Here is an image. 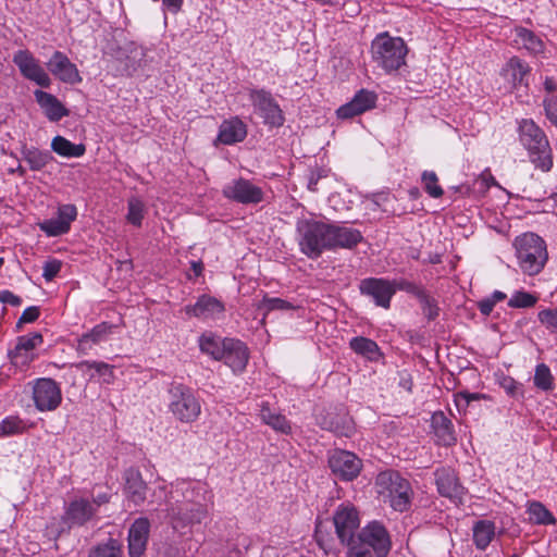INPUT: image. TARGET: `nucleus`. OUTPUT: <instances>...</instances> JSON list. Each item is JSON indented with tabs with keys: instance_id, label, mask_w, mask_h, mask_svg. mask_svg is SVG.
I'll list each match as a JSON object with an SVG mask.
<instances>
[{
	"instance_id": "f257e3e1",
	"label": "nucleus",
	"mask_w": 557,
	"mask_h": 557,
	"mask_svg": "<svg viewBox=\"0 0 557 557\" xmlns=\"http://www.w3.org/2000/svg\"><path fill=\"white\" fill-rule=\"evenodd\" d=\"M407 53L404 39L392 37L387 32L376 35L371 42L372 61L387 74L405 65Z\"/></svg>"
},
{
	"instance_id": "f03ea898",
	"label": "nucleus",
	"mask_w": 557,
	"mask_h": 557,
	"mask_svg": "<svg viewBox=\"0 0 557 557\" xmlns=\"http://www.w3.org/2000/svg\"><path fill=\"white\" fill-rule=\"evenodd\" d=\"M519 138L534 166L548 172L553 166V154L543 129L532 120H522L519 124Z\"/></svg>"
},
{
	"instance_id": "7ed1b4c3",
	"label": "nucleus",
	"mask_w": 557,
	"mask_h": 557,
	"mask_svg": "<svg viewBox=\"0 0 557 557\" xmlns=\"http://www.w3.org/2000/svg\"><path fill=\"white\" fill-rule=\"evenodd\" d=\"M377 494L388 502L396 511H406L411 503V487L408 480L394 470L382 471L375 479Z\"/></svg>"
},
{
	"instance_id": "20e7f679",
	"label": "nucleus",
	"mask_w": 557,
	"mask_h": 557,
	"mask_svg": "<svg viewBox=\"0 0 557 557\" xmlns=\"http://www.w3.org/2000/svg\"><path fill=\"white\" fill-rule=\"evenodd\" d=\"M330 224L313 219L299 220L296 224L300 251L310 259H318L330 247Z\"/></svg>"
},
{
	"instance_id": "39448f33",
	"label": "nucleus",
	"mask_w": 557,
	"mask_h": 557,
	"mask_svg": "<svg viewBox=\"0 0 557 557\" xmlns=\"http://www.w3.org/2000/svg\"><path fill=\"white\" fill-rule=\"evenodd\" d=\"M516 256L521 270L528 275L539 274L548 253L545 242L534 233H524L515 240Z\"/></svg>"
},
{
	"instance_id": "423d86ee",
	"label": "nucleus",
	"mask_w": 557,
	"mask_h": 557,
	"mask_svg": "<svg viewBox=\"0 0 557 557\" xmlns=\"http://www.w3.org/2000/svg\"><path fill=\"white\" fill-rule=\"evenodd\" d=\"M169 412L182 423L195 422L201 413V404L195 392L182 383H171L168 389Z\"/></svg>"
},
{
	"instance_id": "0eeeda50",
	"label": "nucleus",
	"mask_w": 557,
	"mask_h": 557,
	"mask_svg": "<svg viewBox=\"0 0 557 557\" xmlns=\"http://www.w3.org/2000/svg\"><path fill=\"white\" fill-rule=\"evenodd\" d=\"M249 100L255 112L263 120L265 125L281 127L284 124L283 111L269 90L251 88L249 89Z\"/></svg>"
},
{
	"instance_id": "6e6552de",
	"label": "nucleus",
	"mask_w": 557,
	"mask_h": 557,
	"mask_svg": "<svg viewBox=\"0 0 557 557\" xmlns=\"http://www.w3.org/2000/svg\"><path fill=\"white\" fill-rule=\"evenodd\" d=\"M355 541L379 557H386L392 547L387 530L377 521H372L362 528Z\"/></svg>"
},
{
	"instance_id": "1a4fd4ad",
	"label": "nucleus",
	"mask_w": 557,
	"mask_h": 557,
	"mask_svg": "<svg viewBox=\"0 0 557 557\" xmlns=\"http://www.w3.org/2000/svg\"><path fill=\"white\" fill-rule=\"evenodd\" d=\"M42 343L44 337L39 332L18 336L14 347L8 350V358L11 364L21 370L28 368L37 358L35 350L40 347Z\"/></svg>"
},
{
	"instance_id": "9d476101",
	"label": "nucleus",
	"mask_w": 557,
	"mask_h": 557,
	"mask_svg": "<svg viewBox=\"0 0 557 557\" xmlns=\"http://www.w3.org/2000/svg\"><path fill=\"white\" fill-rule=\"evenodd\" d=\"M33 400L38 411H53L62 401L59 384L50 377H40L33 385Z\"/></svg>"
},
{
	"instance_id": "9b49d317",
	"label": "nucleus",
	"mask_w": 557,
	"mask_h": 557,
	"mask_svg": "<svg viewBox=\"0 0 557 557\" xmlns=\"http://www.w3.org/2000/svg\"><path fill=\"white\" fill-rule=\"evenodd\" d=\"M333 525L343 545L355 541L360 531V518L357 509L352 506L341 505L333 515Z\"/></svg>"
},
{
	"instance_id": "f8f14e48",
	"label": "nucleus",
	"mask_w": 557,
	"mask_h": 557,
	"mask_svg": "<svg viewBox=\"0 0 557 557\" xmlns=\"http://www.w3.org/2000/svg\"><path fill=\"white\" fill-rule=\"evenodd\" d=\"M13 62L25 78L36 83L40 87H50V76L28 50L16 51L13 57Z\"/></svg>"
},
{
	"instance_id": "ddd939ff",
	"label": "nucleus",
	"mask_w": 557,
	"mask_h": 557,
	"mask_svg": "<svg viewBox=\"0 0 557 557\" xmlns=\"http://www.w3.org/2000/svg\"><path fill=\"white\" fill-rule=\"evenodd\" d=\"M329 466L337 479L352 481L359 475L362 461L354 453L335 450L329 458Z\"/></svg>"
},
{
	"instance_id": "4468645a",
	"label": "nucleus",
	"mask_w": 557,
	"mask_h": 557,
	"mask_svg": "<svg viewBox=\"0 0 557 557\" xmlns=\"http://www.w3.org/2000/svg\"><path fill=\"white\" fill-rule=\"evenodd\" d=\"M223 195L243 205H257L263 200V190L249 180L242 177L225 185Z\"/></svg>"
},
{
	"instance_id": "2eb2a0df",
	"label": "nucleus",
	"mask_w": 557,
	"mask_h": 557,
	"mask_svg": "<svg viewBox=\"0 0 557 557\" xmlns=\"http://www.w3.org/2000/svg\"><path fill=\"white\" fill-rule=\"evenodd\" d=\"M77 218V208L72 203L61 205L57 210V218L44 220L38 227L47 236L55 237L66 234L71 230V223Z\"/></svg>"
},
{
	"instance_id": "dca6fc26",
	"label": "nucleus",
	"mask_w": 557,
	"mask_h": 557,
	"mask_svg": "<svg viewBox=\"0 0 557 557\" xmlns=\"http://www.w3.org/2000/svg\"><path fill=\"white\" fill-rule=\"evenodd\" d=\"M211 499L212 494L201 482L178 481L171 492V505H185Z\"/></svg>"
},
{
	"instance_id": "f3484780",
	"label": "nucleus",
	"mask_w": 557,
	"mask_h": 557,
	"mask_svg": "<svg viewBox=\"0 0 557 557\" xmlns=\"http://www.w3.org/2000/svg\"><path fill=\"white\" fill-rule=\"evenodd\" d=\"M359 290L361 295L370 297L374 304L384 309L391 307V300L394 296V288L391 281L385 278L368 277L360 282Z\"/></svg>"
},
{
	"instance_id": "a211bd4d",
	"label": "nucleus",
	"mask_w": 557,
	"mask_h": 557,
	"mask_svg": "<svg viewBox=\"0 0 557 557\" xmlns=\"http://www.w3.org/2000/svg\"><path fill=\"white\" fill-rule=\"evenodd\" d=\"M46 65L49 72L62 83L75 85L83 79L77 66L61 51H54Z\"/></svg>"
},
{
	"instance_id": "6ab92c4d",
	"label": "nucleus",
	"mask_w": 557,
	"mask_h": 557,
	"mask_svg": "<svg viewBox=\"0 0 557 557\" xmlns=\"http://www.w3.org/2000/svg\"><path fill=\"white\" fill-rule=\"evenodd\" d=\"M97 509L90 500L86 498H76L69 503L62 517L69 525H85L96 515Z\"/></svg>"
},
{
	"instance_id": "aec40b11",
	"label": "nucleus",
	"mask_w": 557,
	"mask_h": 557,
	"mask_svg": "<svg viewBox=\"0 0 557 557\" xmlns=\"http://www.w3.org/2000/svg\"><path fill=\"white\" fill-rule=\"evenodd\" d=\"M150 533V522L147 518L136 519L128 530L129 557H143L146 552Z\"/></svg>"
},
{
	"instance_id": "412c9836",
	"label": "nucleus",
	"mask_w": 557,
	"mask_h": 557,
	"mask_svg": "<svg viewBox=\"0 0 557 557\" xmlns=\"http://www.w3.org/2000/svg\"><path fill=\"white\" fill-rule=\"evenodd\" d=\"M183 310L189 318L208 320L220 317L225 307L219 299L209 295H201L194 305H187Z\"/></svg>"
},
{
	"instance_id": "4be33fe9",
	"label": "nucleus",
	"mask_w": 557,
	"mask_h": 557,
	"mask_svg": "<svg viewBox=\"0 0 557 557\" xmlns=\"http://www.w3.org/2000/svg\"><path fill=\"white\" fill-rule=\"evenodd\" d=\"M438 493L454 502L460 500L463 487L454 470L450 468L437 469L434 473Z\"/></svg>"
},
{
	"instance_id": "5701e85b",
	"label": "nucleus",
	"mask_w": 557,
	"mask_h": 557,
	"mask_svg": "<svg viewBox=\"0 0 557 557\" xmlns=\"http://www.w3.org/2000/svg\"><path fill=\"white\" fill-rule=\"evenodd\" d=\"M361 232L357 228L330 224V247L329 250L336 248L351 249L362 240Z\"/></svg>"
},
{
	"instance_id": "b1692460",
	"label": "nucleus",
	"mask_w": 557,
	"mask_h": 557,
	"mask_svg": "<svg viewBox=\"0 0 557 557\" xmlns=\"http://www.w3.org/2000/svg\"><path fill=\"white\" fill-rule=\"evenodd\" d=\"M226 349L223 359L234 372H242L248 362L249 354L247 346L239 339L226 338Z\"/></svg>"
},
{
	"instance_id": "393cba45",
	"label": "nucleus",
	"mask_w": 557,
	"mask_h": 557,
	"mask_svg": "<svg viewBox=\"0 0 557 557\" xmlns=\"http://www.w3.org/2000/svg\"><path fill=\"white\" fill-rule=\"evenodd\" d=\"M208 502L209 500H201L185 505H170V510L173 516L185 523H201L208 516Z\"/></svg>"
},
{
	"instance_id": "a878e982",
	"label": "nucleus",
	"mask_w": 557,
	"mask_h": 557,
	"mask_svg": "<svg viewBox=\"0 0 557 557\" xmlns=\"http://www.w3.org/2000/svg\"><path fill=\"white\" fill-rule=\"evenodd\" d=\"M34 96L49 121L58 122L69 115V110L52 94L37 89L34 91Z\"/></svg>"
},
{
	"instance_id": "bb28decb",
	"label": "nucleus",
	"mask_w": 557,
	"mask_h": 557,
	"mask_svg": "<svg viewBox=\"0 0 557 557\" xmlns=\"http://www.w3.org/2000/svg\"><path fill=\"white\" fill-rule=\"evenodd\" d=\"M247 136V125L237 116L222 122L219 128L218 140L223 145H234L243 141Z\"/></svg>"
},
{
	"instance_id": "cd10ccee",
	"label": "nucleus",
	"mask_w": 557,
	"mask_h": 557,
	"mask_svg": "<svg viewBox=\"0 0 557 557\" xmlns=\"http://www.w3.org/2000/svg\"><path fill=\"white\" fill-rule=\"evenodd\" d=\"M125 492L135 505L146 499L147 484L137 469L129 468L124 472Z\"/></svg>"
},
{
	"instance_id": "c85d7f7f",
	"label": "nucleus",
	"mask_w": 557,
	"mask_h": 557,
	"mask_svg": "<svg viewBox=\"0 0 557 557\" xmlns=\"http://www.w3.org/2000/svg\"><path fill=\"white\" fill-rule=\"evenodd\" d=\"M113 325L108 322H101L95 325L90 332L83 334L78 339L77 350L86 354L91 349L92 345L98 344L107 338L112 333Z\"/></svg>"
},
{
	"instance_id": "c756f323",
	"label": "nucleus",
	"mask_w": 557,
	"mask_h": 557,
	"mask_svg": "<svg viewBox=\"0 0 557 557\" xmlns=\"http://www.w3.org/2000/svg\"><path fill=\"white\" fill-rule=\"evenodd\" d=\"M529 65L521 59L513 57L508 60L503 67V75L509 79L513 86H528Z\"/></svg>"
},
{
	"instance_id": "7c9ffc66",
	"label": "nucleus",
	"mask_w": 557,
	"mask_h": 557,
	"mask_svg": "<svg viewBox=\"0 0 557 557\" xmlns=\"http://www.w3.org/2000/svg\"><path fill=\"white\" fill-rule=\"evenodd\" d=\"M260 418L264 424L271 426L276 432L283 434L292 432L290 423L286 417L273 410L267 401L260 405Z\"/></svg>"
},
{
	"instance_id": "2f4dec72",
	"label": "nucleus",
	"mask_w": 557,
	"mask_h": 557,
	"mask_svg": "<svg viewBox=\"0 0 557 557\" xmlns=\"http://www.w3.org/2000/svg\"><path fill=\"white\" fill-rule=\"evenodd\" d=\"M432 426L440 444L449 446L456 442L453 423L443 412L432 416Z\"/></svg>"
},
{
	"instance_id": "473e14b6",
	"label": "nucleus",
	"mask_w": 557,
	"mask_h": 557,
	"mask_svg": "<svg viewBox=\"0 0 557 557\" xmlns=\"http://www.w3.org/2000/svg\"><path fill=\"white\" fill-rule=\"evenodd\" d=\"M226 338L207 332L199 337V347L203 354L211 356L214 360H222L225 356Z\"/></svg>"
},
{
	"instance_id": "72a5a7b5",
	"label": "nucleus",
	"mask_w": 557,
	"mask_h": 557,
	"mask_svg": "<svg viewBox=\"0 0 557 557\" xmlns=\"http://www.w3.org/2000/svg\"><path fill=\"white\" fill-rule=\"evenodd\" d=\"M472 532L475 547L484 550L494 540L496 527L491 520H478L473 524Z\"/></svg>"
},
{
	"instance_id": "f704fd0d",
	"label": "nucleus",
	"mask_w": 557,
	"mask_h": 557,
	"mask_svg": "<svg viewBox=\"0 0 557 557\" xmlns=\"http://www.w3.org/2000/svg\"><path fill=\"white\" fill-rule=\"evenodd\" d=\"M349 346L356 354L367 358L370 361H377L381 357L377 344L368 337H354L350 339Z\"/></svg>"
},
{
	"instance_id": "c9c22d12",
	"label": "nucleus",
	"mask_w": 557,
	"mask_h": 557,
	"mask_svg": "<svg viewBox=\"0 0 557 557\" xmlns=\"http://www.w3.org/2000/svg\"><path fill=\"white\" fill-rule=\"evenodd\" d=\"M51 149L61 157L79 158L84 156L86 147L83 144H73L63 136H55L51 141Z\"/></svg>"
},
{
	"instance_id": "e433bc0d",
	"label": "nucleus",
	"mask_w": 557,
	"mask_h": 557,
	"mask_svg": "<svg viewBox=\"0 0 557 557\" xmlns=\"http://www.w3.org/2000/svg\"><path fill=\"white\" fill-rule=\"evenodd\" d=\"M515 42L520 47L527 49L531 53L537 54L543 51L544 44L542 39L532 30L524 27H517L515 29Z\"/></svg>"
},
{
	"instance_id": "4c0bfd02",
	"label": "nucleus",
	"mask_w": 557,
	"mask_h": 557,
	"mask_svg": "<svg viewBox=\"0 0 557 557\" xmlns=\"http://www.w3.org/2000/svg\"><path fill=\"white\" fill-rule=\"evenodd\" d=\"M147 212V206L140 197L131 196L127 199V213L125 215L127 223L135 227H140Z\"/></svg>"
},
{
	"instance_id": "58836bf2",
	"label": "nucleus",
	"mask_w": 557,
	"mask_h": 557,
	"mask_svg": "<svg viewBox=\"0 0 557 557\" xmlns=\"http://www.w3.org/2000/svg\"><path fill=\"white\" fill-rule=\"evenodd\" d=\"M22 154L32 171L42 170L53 159L49 151H42L34 147L24 149Z\"/></svg>"
},
{
	"instance_id": "ea45409f",
	"label": "nucleus",
	"mask_w": 557,
	"mask_h": 557,
	"mask_svg": "<svg viewBox=\"0 0 557 557\" xmlns=\"http://www.w3.org/2000/svg\"><path fill=\"white\" fill-rule=\"evenodd\" d=\"M28 429L26 422L17 416H8L0 422V437L23 434Z\"/></svg>"
},
{
	"instance_id": "a19ab883",
	"label": "nucleus",
	"mask_w": 557,
	"mask_h": 557,
	"mask_svg": "<svg viewBox=\"0 0 557 557\" xmlns=\"http://www.w3.org/2000/svg\"><path fill=\"white\" fill-rule=\"evenodd\" d=\"M314 539L321 549L325 554L330 553L334 548V539L330 532L329 521H317Z\"/></svg>"
},
{
	"instance_id": "79ce46f5",
	"label": "nucleus",
	"mask_w": 557,
	"mask_h": 557,
	"mask_svg": "<svg viewBox=\"0 0 557 557\" xmlns=\"http://www.w3.org/2000/svg\"><path fill=\"white\" fill-rule=\"evenodd\" d=\"M533 383L536 388L548 392L554 389L555 380L550 372V369L545 363H540L535 368Z\"/></svg>"
},
{
	"instance_id": "37998d69",
	"label": "nucleus",
	"mask_w": 557,
	"mask_h": 557,
	"mask_svg": "<svg viewBox=\"0 0 557 557\" xmlns=\"http://www.w3.org/2000/svg\"><path fill=\"white\" fill-rule=\"evenodd\" d=\"M88 557H122V545L117 540L109 539L91 548Z\"/></svg>"
},
{
	"instance_id": "c03bdc74",
	"label": "nucleus",
	"mask_w": 557,
	"mask_h": 557,
	"mask_svg": "<svg viewBox=\"0 0 557 557\" xmlns=\"http://www.w3.org/2000/svg\"><path fill=\"white\" fill-rule=\"evenodd\" d=\"M420 304L423 315L429 321H434L440 315V307L435 298L423 288L416 297Z\"/></svg>"
},
{
	"instance_id": "a18cd8bd",
	"label": "nucleus",
	"mask_w": 557,
	"mask_h": 557,
	"mask_svg": "<svg viewBox=\"0 0 557 557\" xmlns=\"http://www.w3.org/2000/svg\"><path fill=\"white\" fill-rule=\"evenodd\" d=\"M530 520L536 524H555L556 519L552 512L541 503L533 502L529 506Z\"/></svg>"
},
{
	"instance_id": "49530a36",
	"label": "nucleus",
	"mask_w": 557,
	"mask_h": 557,
	"mask_svg": "<svg viewBox=\"0 0 557 557\" xmlns=\"http://www.w3.org/2000/svg\"><path fill=\"white\" fill-rule=\"evenodd\" d=\"M421 181L423 183L424 190L432 197V198H440L443 196L444 190L443 188L437 184L438 178L434 171H424L421 175Z\"/></svg>"
},
{
	"instance_id": "de8ad7c7",
	"label": "nucleus",
	"mask_w": 557,
	"mask_h": 557,
	"mask_svg": "<svg viewBox=\"0 0 557 557\" xmlns=\"http://www.w3.org/2000/svg\"><path fill=\"white\" fill-rule=\"evenodd\" d=\"M258 308L269 312L273 310L288 311L294 310L296 307L285 299L264 296Z\"/></svg>"
},
{
	"instance_id": "09e8293b",
	"label": "nucleus",
	"mask_w": 557,
	"mask_h": 557,
	"mask_svg": "<svg viewBox=\"0 0 557 557\" xmlns=\"http://www.w3.org/2000/svg\"><path fill=\"white\" fill-rule=\"evenodd\" d=\"M376 99L377 97L373 91L361 89L354 96L351 100L359 108V111L363 113L375 107Z\"/></svg>"
},
{
	"instance_id": "8fccbe9b",
	"label": "nucleus",
	"mask_w": 557,
	"mask_h": 557,
	"mask_svg": "<svg viewBox=\"0 0 557 557\" xmlns=\"http://www.w3.org/2000/svg\"><path fill=\"white\" fill-rule=\"evenodd\" d=\"M537 301V297L524 290L516 292L508 301L510 308H531Z\"/></svg>"
},
{
	"instance_id": "3c124183",
	"label": "nucleus",
	"mask_w": 557,
	"mask_h": 557,
	"mask_svg": "<svg viewBox=\"0 0 557 557\" xmlns=\"http://www.w3.org/2000/svg\"><path fill=\"white\" fill-rule=\"evenodd\" d=\"M78 369H94L101 376H109L106 382H110L113 379V367L103 361H82L76 366Z\"/></svg>"
},
{
	"instance_id": "603ef678",
	"label": "nucleus",
	"mask_w": 557,
	"mask_h": 557,
	"mask_svg": "<svg viewBox=\"0 0 557 557\" xmlns=\"http://www.w3.org/2000/svg\"><path fill=\"white\" fill-rule=\"evenodd\" d=\"M537 318L548 331L557 334V309L541 310Z\"/></svg>"
},
{
	"instance_id": "864d4df0",
	"label": "nucleus",
	"mask_w": 557,
	"mask_h": 557,
	"mask_svg": "<svg viewBox=\"0 0 557 557\" xmlns=\"http://www.w3.org/2000/svg\"><path fill=\"white\" fill-rule=\"evenodd\" d=\"M391 283L394 288V294L396 293V290H404V292L417 297L420 294V292L423 289V287H421L412 282L406 281V280H394V281H391Z\"/></svg>"
},
{
	"instance_id": "5fc2aeb1",
	"label": "nucleus",
	"mask_w": 557,
	"mask_h": 557,
	"mask_svg": "<svg viewBox=\"0 0 557 557\" xmlns=\"http://www.w3.org/2000/svg\"><path fill=\"white\" fill-rule=\"evenodd\" d=\"M544 108L547 119L557 126V95L546 96Z\"/></svg>"
},
{
	"instance_id": "6e6d98bb",
	"label": "nucleus",
	"mask_w": 557,
	"mask_h": 557,
	"mask_svg": "<svg viewBox=\"0 0 557 557\" xmlns=\"http://www.w3.org/2000/svg\"><path fill=\"white\" fill-rule=\"evenodd\" d=\"M39 314H40L39 307L32 306V307L26 308L22 312L20 319L16 322V329L20 330L22 327V325L25 323L35 322L39 318Z\"/></svg>"
},
{
	"instance_id": "4d7b16f0",
	"label": "nucleus",
	"mask_w": 557,
	"mask_h": 557,
	"mask_svg": "<svg viewBox=\"0 0 557 557\" xmlns=\"http://www.w3.org/2000/svg\"><path fill=\"white\" fill-rule=\"evenodd\" d=\"M62 267L61 261L53 259L45 262L42 268V276L47 282L52 281L60 272Z\"/></svg>"
},
{
	"instance_id": "13d9d810",
	"label": "nucleus",
	"mask_w": 557,
	"mask_h": 557,
	"mask_svg": "<svg viewBox=\"0 0 557 557\" xmlns=\"http://www.w3.org/2000/svg\"><path fill=\"white\" fill-rule=\"evenodd\" d=\"M346 546L348 548L347 557H379L377 555H373L370 549L361 546L356 541L346 544Z\"/></svg>"
},
{
	"instance_id": "bf43d9fd",
	"label": "nucleus",
	"mask_w": 557,
	"mask_h": 557,
	"mask_svg": "<svg viewBox=\"0 0 557 557\" xmlns=\"http://www.w3.org/2000/svg\"><path fill=\"white\" fill-rule=\"evenodd\" d=\"M336 114L338 119L345 120L361 114V111H359V108L356 106V103L352 100H350L349 102L341 106L337 109Z\"/></svg>"
},
{
	"instance_id": "052dcab7",
	"label": "nucleus",
	"mask_w": 557,
	"mask_h": 557,
	"mask_svg": "<svg viewBox=\"0 0 557 557\" xmlns=\"http://www.w3.org/2000/svg\"><path fill=\"white\" fill-rule=\"evenodd\" d=\"M485 396L479 393L461 392L456 395L457 407H467L471 401L479 400Z\"/></svg>"
},
{
	"instance_id": "680f3d73",
	"label": "nucleus",
	"mask_w": 557,
	"mask_h": 557,
	"mask_svg": "<svg viewBox=\"0 0 557 557\" xmlns=\"http://www.w3.org/2000/svg\"><path fill=\"white\" fill-rule=\"evenodd\" d=\"M0 301L3 304H9L13 307H18L22 304L21 297L8 289L0 290Z\"/></svg>"
},
{
	"instance_id": "e2e57ef3",
	"label": "nucleus",
	"mask_w": 557,
	"mask_h": 557,
	"mask_svg": "<svg viewBox=\"0 0 557 557\" xmlns=\"http://www.w3.org/2000/svg\"><path fill=\"white\" fill-rule=\"evenodd\" d=\"M325 171L322 169H317L311 171L308 177V189L311 191H317V185L322 177H325Z\"/></svg>"
},
{
	"instance_id": "0e129e2a",
	"label": "nucleus",
	"mask_w": 557,
	"mask_h": 557,
	"mask_svg": "<svg viewBox=\"0 0 557 557\" xmlns=\"http://www.w3.org/2000/svg\"><path fill=\"white\" fill-rule=\"evenodd\" d=\"M502 387L507 392V394L513 396L519 389V383L512 377H505L502 381Z\"/></svg>"
},
{
	"instance_id": "69168bd1",
	"label": "nucleus",
	"mask_w": 557,
	"mask_h": 557,
	"mask_svg": "<svg viewBox=\"0 0 557 557\" xmlns=\"http://www.w3.org/2000/svg\"><path fill=\"white\" fill-rule=\"evenodd\" d=\"M494 306L495 304L488 297L478 302V308L483 315H488L493 311Z\"/></svg>"
},
{
	"instance_id": "338daca9",
	"label": "nucleus",
	"mask_w": 557,
	"mask_h": 557,
	"mask_svg": "<svg viewBox=\"0 0 557 557\" xmlns=\"http://www.w3.org/2000/svg\"><path fill=\"white\" fill-rule=\"evenodd\" d=\"M544 89L546 91V96L557 95V83L552 77H545L544 79Z\"/></svg>"
},
{
	"instance_id": "774afa93",
	"label": "nucleus",
	"mask_w": 557,
	"mask_h": 557,
	"mask_svg": "<svg viewBox=\"0 0 557 557\" xmlns=\"http://www.w3.org/2000/svg\"><path fill=\"white\" fill-rule=\"evenodd\" d=\"M163 7L172 13H177L183 4V0H162Z\"/></svg>"
}]
</instances>
